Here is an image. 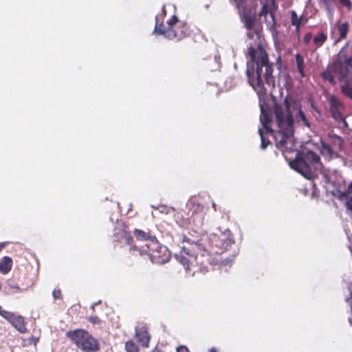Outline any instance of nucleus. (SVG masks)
I'll return each instance as SVG.
<instances>
[{
    "mask_svg": "<svg viewBox=\"0 0 352 352\" xmlns=\"http://www.w3.org/2000/svg\"><path fill=\"white\" fill-rule=\"evenodd\" d=\"M182 241L188 245H184L175 258L184 267L186 272L205 273L209 271L210 267L223 263L214 256L221 254L227 251L234 243L232 234L228 232L212 234L209 236L202 235L200 237L184 235Z\"/></svg>",
    "mask_w": 352,
    "mask_h": 352,
    "instance_id": "nucleus-1",
    "label": "nucleus"
},
{
    "mask_svg": "<svg viewBox=\"0 0 352 352\" xmlns=\"http://www.w3.org/2000/svg\"><path fill=\"white\" fill-rule=\"evenodd\" d=\"M273 109L279 129L274 135L276 146L285 155L287 151L295 150L294 112L297 111L298 121H302L308 127H310V124L297 102L289 96L284 98L283 107L281 104L275 103Z\"/></svg>",
    "mask_w": 352,
    "mask_h": 352,
    "instance_id": "nucleus-2",
    "label": "nucleus"
},
{
    "mask_svg": "<svg viewBox=\"0 0 352 352\" xmlns=\"http://www.w3.org/2000/svg\"><path fill=\"white\" fill-rule=\"evenodd\" d=\"M248 54L250 60L247 63L246 74L249 83L258 94H265V82L274 85L273 63H270L266 51L261 45L256 50L249 47Z\"/></svg>",
    "mask_w": 352,
    "mask_h": 352,
    "instance_id": "nucleus-3",
    "label": "nucleus"
},
{
    "mask_svg": "<svg viewBox=\"0 0 352 352\" xmlns=\"http://www.w3.org/2000/svg\"><path fill=\"white\" fill-rule=\"evenodd\" d=\"M116 234L120 236L121 238L125 240L126 244L131 246L129 252L135 256L138 254L140 256L146 255L154 263H164L168 260V256L166 254V249L156 241H151L149 244H146L145 248L143 247L142 250H140L136 246L133 245V237L124 227L122 229H118Z\"/></svg>",
    "mask_w": 352,
    "mask_h": 352,
    "instance_id": "nucleus-4",
    "label": "nucleus"
},
{
    "mask_svg": "<svg viewBox=\"0 0 352 352\" xmlns=\"http://www.w3.org/2000/svg\"><path fill=\"white\" fill-rule=\"evenodd\" d=\"M165 15L166 12H164V14L156 16L154 33L163 35L168 39L177 41H180L190 35L189 25L187 23L180 21L175 15L172 16L167 21L166 25H164L163 18Z\"/></svg>",
    "mask_w": 352,
    "mask_h": 352,
    "instance_id": "nucleus-5",
    "label": "nucleus"
},
{
    "mask_svg": "<svg viewBox=\"0 0 352 352\" xmlns=\"http://www.w3.org/2000/svg\"><path fill=\"white\" fill-rule=\"evenodd\" d=\"M293 152H296V155L294 160H290V167L307 179L314 178L316 174V170L321 166L319 155L311 151L301 153L296 148L294 151H291V153ZM287 153H290V152L287 151L283 155L287 160H288Z\"/></svg>",
    "mask_w": 352,
    "mask_h": 352,
    "instance_id": "nucleus-6",
    "label": "nucleus"
},
{
    "mask_svg": "<svg viewBox=\"0 0 352 352\" xmlns=\"http://www.w3.org/2000/svg\"><path fill=\"white\" fill-rule=\"evenodd\" d=\"M66 336L82 351L95 352L100 349L97 340L86 330L82 329L70 330L66 333Z\"/></svg>",
    "mask_w": 352,
    "mask_h": 352,
    "instance_id": "nucleus-7",
    "label": "nucleus"
},
{
    "mask_svg": "<svg viewBox=\"0 0 352 352\" xmlns=\"http://www.w3.org/2000/svg\"><path fill=\"white\" fill-rule=\"evenodd\" d=\"M241 21L247 29V36L249 38L253 39L254 35L259 37L262 31V26L257 23L256 14L251 11L243 12L241 16Z\"/></svg>",
    "mask_w": 352,
    "mask_h": 352,
    "instance_id": "nucleus-8",
    "label": "nucleus"
},
{
    "mask_svg": "<svg viewBox=\"0 0 352 352\" xmlns=\"http://www.w3.org/2000/svg\"><path fill=\"white\" fill-rule=\"evenodd\" d=\"M206 210L204 206L190 202L188 205V211L187 212L188 219L190 223H192L197 227L201 226L204 224Z\"/></svg>",
    "mask_w": 352,
    "mask_h": 352,
    "instance_id": "nucleus-9",
    "label": "nucleus"
},
{
    "mask_svg": "<svg viewBox=\"0 0 352 352\" xmlns=\"http://www.w3.org/2000/svg\"><path fill=\"white\" fill-rule=\"evenodd\" d=\"M331 70L336 78L340 81H344V83L352 80V72L340 60L335 61Z\"/></svg>",
    "mask_w": 352,
    "mask_h": 352,
    "instance_id": "nucleus-10",
    "label": "nucleus"
},
{
    "mask_svg": "<svg viewBox=\"0 0 352 352\" xmlns=\"http://www.w3.org/2000/svg\"><path fill=\"white\" fill-rule=\"evenodd\" d=\"M329 101L332 118L337 122H345V118L342 113L344 108L342 102L333 95L329 97Z\"/></svg>",
    "mask_w": 352,
    "mask_h": 352,
    "instance_id": "nucleus-11",
    "label": "nucleus"
},
{
    "mask_svg": "<svg viewBox=\"0 0 352 352\" xmlns=\"http://www.w3.org/2000/svg\"><path fill=\"white\" fill-rule=\"evenodd\" d=\"M342 146V139L340 137H337L336 138V142L333 145L324 142H321L320 152L323 155H326L330 158H332L337 156V153L334 149L338 148L339 151H341Z\"/></svg>",
    "mask_w": 352,
    "mask_h": 352,
    "instance_id": "nucleus-12",
    "label": "nucleus"
},
{
    "mask_svg": "<svg viewBox=\"0 0 352 352\" xmlns=\"http://www.w3.org/2000/svg\"><path fill=\"white\" fill-rule=\"evenodd\" d=\"M278 9L276 0H269L267 2H265L262 5L261 11L259 12V16H266L270 13L274 24L275 23V16L274 12Z\"/></svg>",
    "mask_w": 352,
    "mask_h": 352,
    "instance_id": "nucleus-13",
    "label": "nucleus"
},
{
    "mask_svg": "<svg viewBox=\"0 0 352 352\" xmlns=\"http://www.w3.org/2000/svg\"><path fill=\"white\" fill-rule=\"evenodd\" d=\"M135 336L138 343L144 348L149 346L151 336L148 331L144 327L135 330Z\"/></svg>",
    "mask_w": 352,
    "mask_h": 352,
    "instance_id": "nucleus-14",
    "label": "nucleus"
},
{
    "mask_svg": "<svg viewBox=\"0 0 352 352\" xmlns=\"http://www.w3.org/2000/svg\"><path fill=\"white\" fill-rule=\"evenodd\" d=\"M261 107V114L260 116L261 121L263 124V126L266 131V133H270L274 138V135L277 133V132H274L271 128L268 126V124L271 122V116L267 110L265 109L263 106Z\"/></svg>",
    "mask_w": 352,
    "mask_h": 352,
    "instance_id": "nucleus-15",
    "label": "nucleus"
},
{
    "mask_svg": "<svg viewBox=\"0 0 352 352\" xmlns=\"http://www.w3.org/2000/svg\"><path fill=\"white\" fill-rule=\"evenodd\" d=\"M9 322L20 333L27 332L26 324L23 316L14 314Z\"/></svg>",
    "mask_w": 352,
    "mask_h": 352,
    "instance_id": "nucleus-16",
    "label": "nucleus"
},
{
    "mask_svg": "<svg viewBox=\"0 0 352 352\" xmlns=\"http://www.w3.org/2000/svg\"><path fill=\"white\" fill-rule=\"evenodd\" d=\"M12 260L9 256H3L0 259V273L2 274H8L12 270Z\"/></svg>",
    "mask_w": 352,
    "mask_h": 352,
    "instance_id": "nucleus-17",
    "label": "nucleus"
},
{
    "mask_svg": "<svg viewBox=\"0 0 352 352\" xmlns=\"http://www.w3.org/2000/svg\"><path fill=\"white\" fill-rule=\"evenodd\" d=\"M327 33L321 32L317 34L316 36H314V37L313 38V43L316 48H319L322 46V45L327 41Z\"/></svg>",
    "mask_w": 352,
    "mask_h": 352,
    "instance_id": "nucleus-18",
    "label": "nucleus"
},
{
    "mask_svg": "<svg viewBox=\"0 0 352 352\" xmlns=\"http://www.w3.org/2000/svg\"><path fill=\"white\" fill-rule=\"evenodd\" d=\"M352 193V182H351L346 190L342 191L340 190H336L334 195L337 197L340 200H343L349 197H351L350 194Z\"/></svg>",
    "mask_w": 352,
    "mask_h": 352,
    "instance_id": "nucleus-19",
    "label": "nucleus"
},
{
    "mask_svg": "<svg viewBox=\"0 0 352 352\" xmlns=\"http://www.w3.org/2000/svg\"><path fill=\"white\" fill-rule=\"evenodd\" d=\"M298 71L302 78L305 76L304 72V58L300 54L295 55Z\"/></svg>",
    "mask_w": 352,
    "mask_h": 352,
    "instance_id": "nucleus-20",
    "label": "nucleus"
},
{
    "mask_svg": "<svg viewBox=\"0 0 352 352\" xmlns=\"http://www.w3.org/2000/svg\"><path fill=\"white\" fill-rule=\"evenodd\" d=\"M338 30L339 32V40L344 39L349 31V25L347 23L338 24Z\"/></svg>",
    "mask_w": 352,
    "mask_h": 352,
    "instance_id": "nucleus-21",
    "label": "nucleus"
},
{
    "mask_svg": "<svg viewBox=\"0 0 352 352\" xmlns=\"http://www.w3.org/2000/svg\"><path fill=\"white\" fill-rule=\"evenodd\" d=\"M133 234L138 240H149L151 237L149 232H146L142 230L135 229Z\"/></svg>",
    "mask_w": 352,
    "mask_h": 352,
    "instance_id": "nucleus-22",
    "label": "nucleus"
},
{
    "mask_svg": "<svg viewBox=\"0 0 352 352\" xmlns=\"http://www.w3.org/2000/svg\"><path fill=\"white\" fill-rule=\"evenodd\" d=\"M303 23L302 16H298L294 10L291 11V24L294 26H298Z\"/></svg>",
    "mask_w": 352,
    "mask_h": 352,
    "instance_id": "nucleus-23",
    "label": "nucleus"
},
{
    "mask_svg": "<svg viewBox=\"0 0 352 352\" xmlns=\"http://www.w3.org/2000/svg\"><path fill=\"white\" fill-rule=\"evenodd\" d=\"M258 133H259V135L261 137V148L263 149H265L267 148V146L268 145H270L271 144V142L268 140V138H266V135L268 133H266V131L264 133L263 130L261 129H259Z\"/></svg>",
    "mask_w": 352,
    "mask_h": 352,
    "instance_id": "nucleus-24",
    "label": "nucleus"
},
{
    "mask_svg": "<svg viewBox=\"0 0 352 352\" xmlns=\"http://www.w3.org/2000/svg\"><path fill=\"white\" fill-rule=\"evenodd\" d=\"M342 93L352 100V86L350 82H345L341 87Z\"/></svg>",
    "mask_w": 352,
    "mask_h": 352,
    "instance_id": "nucleus-25",
    "label": "nucleus"
},
{
    "mask_svg": "<svg viewBox=\"0 0 352 352\" xmlns=\"http://www.w3.org/2000/svg\"><path fill=\"white\" fill-rule=\"evenodd\" d=\"M125 349L126 352H139L138 346L132 340L125 342Z\"/></svg>",
    "mask_w": 352,
    "mask_h": 352,
    "instance_id": "nucleus-26",
    "label": "nucleus"
},
{
    "mask_svg": "<svg viewBox=\"0 0 352 352\" xmlns=\"http://www.w3.org/2000/svg\"><path fill=\"white\" fill-rule=\"evenodd\" d=\"M14 314L6 310L3 309L1 306L0 305V316L7 320L8 322L12 320V317L14 316Z\"/></svg>",
    "mask_w": 352,
    "mask_h": 352,
    "instance_id": "nucleus-27",
    "label": "nucleus"
},
{
    "mask_svg": "<svg viewBox=\"0 0 352 352\" xmlns=\"http://www.w3.org/2000/svg\"><path fill=\"white\" fill-rule=\"evenodd\" d=\"M52 296L54 299H59V300L63 299L62 291L59 288L54 289V291L52 292Z\"/></svg>",
    "mask_w": 352,
    "mask_h": 352,
    "instance_id": "nucleus-28",
    "label": "nucleus"
},
{
    "mask_svg": "<svg viewBox=\"0 0 352 352\" xmlns=\"http://www.w3.org/2000/svg\"><path fill=\"white\" fill-rule=\"evenodd\" d=\"M88 320L94 324H100L101 323V320L97 316H89Z\"/></svg>",
    "mask_w": 352,
    "mask_h": 352,
    "instance_id": "nucleus-29",
    "label": "nucleus"
},
{
    "mask_svg": "<svg viewBox=\"0 0 352 352\" xmlns=\"http://www.w3.org/2000/svg\"><path fill=\"white\" fill-rule=\"evenodd\" d=\"M39 340V338H37V337H35V336H31L30 338H29L28 340H27V343L26 344H33L34 346H36L38 343Z\"/></svg>",
    "mask_w": 352,
    "mask_h": 352,
    "instance_id": "nucleus-30",
    "label": "nucleus"
},
{
    "mask_svg": "<svg viewBox=\"0 0 352 352\" xmlns=\"http://www.w3.org/2000/svg\"><path fill=\"white\" fill-rule=\"evenodd\" d=\"M344 200L346 208L352 212V196L344 199Z\"/></svg>",
    "mask_w": 352,
    "mask_h": 352,
    "instance_id": "nucleus-31",
    "label": "nucleus"
},
{
    "mask_svg": "<svg viewBox=\"0 0 352 352\" xmlns=\"http://www.w3.org/2000/svg\"><path fill=\"white\" fill-rule=\"evenodd\" d=\"M312 39V34L311 32H307L305 34L303 37V42L305 45H308L311 40Z\"/></svg>",
    "mask_w": 352,
    "mask_h": 352,
    "instance_id": "nucleus-32",
    "label": "nucleus"
},
{
    "mask_svg": "<svg viewBox=\"0 0 352 352\" xmlns=\"http://www.w3.org/2000/svg\"><path fill=\"white\" fill-rule=\"evenodd\" d=\"M344 66L347 67L351 71L352 69V56L347 58L342 62Z\"/></svg>",
    "mask_w": 352,
    "mask_h": 352,
    "instance_id": "nucleus-33",
    "label": "nucleus"
},
{
    "mask_svg": "<svg viewBox=\"0 0 352 352\" xmlns=\"http://www.w3.org/2000/svg\"><path fill=\"white\" fill-rule=\"evenodd\" d=\"M8 287L10 289L16 290V292H21V288L17 284H8Z\"/></svg>",
    "mask_w": 352,
    "mask_h": 352,
    "instance_id": "nucleus-34",
    "label": "nucleus"
},
{
    "mask_svg": "<svg viewBox=\"0 0 352 352\" xmlns=\"http://www.w3.org/2000/svg\"><path fill=\"white\" fill-rule=\"evenodd\" d=\"M177 352H190L186 346H179L177 349Z\"/></svg>",
    "mask_w": 352,
    "mask_h": 352,
    "instance_id": "nucleus-35",
    "label": "nucleus"
},
{
    "mask_svg": "<svg viewBox=\"0 0 352 352\" xmlns=\"http://www.w3.org/2000/svg\"><path fill=\"white\" fill-rule=\"evenodd\" d=\"M339 1L340 2V3L346 7L350 8L351 6V3L350 0H339Z\"/></svg>",
    "mask_w": 352,
    "mask_h": 352,
    "instance_id": "nucleus-36",
    "label": "nucleus"
},
{
    "mask_svg": "<svg viewBox=\"0 0 352 352\" xmlns=\"http://www.w3.org/2000/svg\"><path fill=\"white\" fill-rule=\"evenodd\" d=\"M322 1H323L324 4L327 7H329L330 5L332 4V3L333 2L334 0H322Z\"/></svg>",
    "mask_w": 352,
    "mask_h": 352,
    "instance_id": "nucleus-37",
    "label": "nucleus"
},
{
    "mask_svg": "<svg viewBox=\"0 0 352 352\" xmlns=\"http://www.w3.org/2000/svg\"><path fill=\"white\" fill-rule=\"evenodd\" d=\"M324 78L328 79L330 82H332L333 81V76L331 75V73L327 74L324 76Z\"/></svg>",
    "mask_w": 352,
    "mask_h": 352,
    "instance_id": "nucleus-38",
    "label": "nucleus"
},
{
    "mask_svg": "<svg viewBox=\"0 0 352 352\" xmlns=\"http://www.w3.org/2000/svg\"><path fill=\"white\" fill-rule=\"evenodd\" d=\"M300 25H298V26H295V31L296 32L299 34H300Z\"/></svg>",
    "mask_w": 352,
    "mask_h": 352,
    "instance_id": "nucleus-39",
    "label": "nucleus"
},
{
    "mask_svg": "<svg viewBox=\"0 0 352 352\" xmlns=\"http://www.w3.org/2000/svg\"><path fill=\"white\" fill-rule=\"evenodd\" d=\"M208 352H218V349L215 347H212L209 349Z\"/></svg>",
    "mask_w": 352,
    "mask_h": 352,
    "instance_id": "nucleus-40",
    "label": "nucleus"
},
{
    "mask_svg": "<svg viewBox=\"0 0 352 352\" xmlns=\"http://www.w3.org/2000/svg\"><path fill=\"white\" fill-rule=\"evenodd\" d=\"M234 1L236 2V5H237V6H238V7L240 6V4H241V3H243V0H234Z\"/></svg>",
    "mask_w": 352,
    "mask_h": 352,
    "instance_id": "nucleus-41",
    "label": "nucleus"
},
{
    "mask_svg": "<svg viewBox=\"0 0 352 352\" xmlns=\"http://www.w3.org/2000/svg\"><path fill=\"white\" fill-rule=\"evenodd\" d=\"M151 352H163V351L156 347L154 349H153Z\"/></svg>",
    "mask_w": 352,
    "mask_h": 352,
    "instance_id": "nucleus-42",
    "label": "nucleus"
},
{
    "mask_svg": "<svg viewBox=\"0 0 352 352\" xmlns=\"http://www.w3.org/2000/svg\"><path fill=\"white\" fill-rule=\"evenodd\" d=\"M5 247L4 243H0V251Z\"/></svg>",
    "mask_w": 352,
    "mask_h": 352,
    "instance_id": "nucleus-43",
    "label": "nucleus"
},
{
    "mask_svg": "<svg viewBox=\"0 0 352 352\" xmlns=\"http://www.w3.org/2000/svg\"><path fill=\"white\" fill-rule=\"evenodd\" d=\"M212 207H213L214 210H217L216 204L214 203L212 204Z\"/></svg>",
    "mask_w": 352,
    "mask_h": 352,
    "instance_id": "nucleus-44",
    "label": "nucleus"
},
{
    "mask_svg": "<svg viewBox=\"0 0 352 352\" xmlns=\"http://www.w3.org/2000/svg\"><path fill=\"white\" fill-rule=\"evenodd\" d=\"M153 239H155V236H153ZM151 241H156L157 243H158L156 239L155 240H151L149 243H148L147 244H149Z\"/></svg>",
    "mask_w": 352,
    "mask_h": 352,
    "instance_id": "nucleus-45",
    "label": "nucleus"
}]
</instances>
